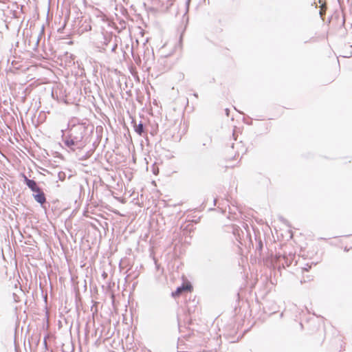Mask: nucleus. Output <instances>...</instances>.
<instances>
[{
	"label": "nucleus",
	"instance_id": "obj_1",
	"mask_svg": "<svg viewBox=\"0 0 352 352\" xmlns=\"http://www.w3.org/2000/svg\"><path fill=\"white\" fill-rule=\"evenodd\" d=\"M87 129L85 124L78 123L69 126L65 132L62 131V141L69 151L82 150L87 145Z\"/></svg>",
	"mask_w": 352,
	"mask_h": 352
},
{
	"label": "nucleus",
	"instance_id": "obj_2",
	"mask_svg": "<svg viewBox=\"0 0 352 352\" xmlns=\"http://www.w3.org/2000/svg\"><path fill=\"white\" fill-rule=\"evenodd\" d=\"M131 124H133L134 131L137 134L140 136H143L146 134L144 124L140 121L139 124H136L134 120H132Z\"/></svg>",
	"mask_w": 352,
	"mask_h": 352
},
{
	"label": "nucleus",
	"instance_id": "obj_3",
	"mask_svg": "<svg viewBox=\"0 0 352 352\" xmlns=\"http://www.w3.org/2000/svg\"><path fill=\"white\" fill-rule=\"evenodd\" d=\"M34 192L35 194H33V197L38 203L43 205L46 202L45 193L40 188L38 191H34Z\"/></svg>",
	"mask_w": 352,
	"mask_h": 352
},
{
	"label": "nucleus",
	"instance_id": "obj_4",
	"mask_svg": "<svg viewBox=\"0 0 352 352\" xmlns=\"http://www.w3.org/2000/svg\"><path fill=\"white\" fill-rule=\"evenodd\" d=\"M24 296V292L21 288L16 287V292H13L12 298L15 302L21 301V296Z\"/></svg>",
	"mask_w": 352,
	"mask_h": 352
},
{
	"label": "nucleus",
	"instance_id": "obj_5",
	"mask_svg": "<svg viewBox=\"0 0 352 352\" xmlns=\"http://www.w3.org/2000/svg\"><path fill=\"white\" fill-rule=\"evenodd\" d=\"M40 36H41V34H32L30 36V39H29V43L32 42L34 43V45L32 47V50H36L37 47L38 46L39 41H40Z\"/></svg>",
	"mask_w": 352,
	"mask_h": 352
},
{
	"label": "nucleus",
	"instance_id": "obj_6",
	"mask_svg": "<svg viewBox=\"0 0 352 352\" xmlns=\"http://www.w3.org/2000/svg\"><path fill=\"white\" fill-rule=\"evenodd\" d=\"M27 186L32 192L39 190V187L38 186L37 183L33 179H32Z\"/></svg>",
	"mask_w": 352,
	"mask_h": 352
},
{
	"label": "nucleus",
	"instance_id": "obj_7",
	"mask_svg": "<svg viewBox=\"0 0 352 352\" xmlns=\"http://www.w3.org/2000/svg\"><path fill=\"white\" fill-rule=\"evenodd\" d=\"M282 260H283V261H284V262L281 263L283 267H285V265H286L287 267H289L292 263L291 261L288 260V258H285V256L283 257Z\"/></svg>",
	"mask_w": 352,
	"mask_h": 352
},
{
	"label": "nucleus",
	"instance_id": "obj_8",
	"mask_svg": "<svg viewBox=\"0 0 352 352\" xmlns=\"http://www.w3.org/2000/svg\"><path fill=\"white\" fill-rule=\"evenodd\" d=\"M58 179L60 180V181H64L66 178V174L65 173L63 172V171H60L58 173Z\"/></svg>",
	"mask_w": 352,
	"mask_h": 352
},
{
	"label": "nucleus",
	"instance_id": "obj_9",
	"mask_svg": "<svg viewBox=\"0 0 352 352\" xmlns=\"http://www.w3.org/2000/svg\"><path fill=\"white\" fill-rule=\"evenodd\" d=\"M184 290V287H178L175 292H173V296H175L179 295Z\"/></svg>",
	"mask_w": 352,
	"mask_h": 352
},
{
	"label": "nucleus",
	"instance_id": "obj_10",
	"mask_svg": "<svg viewBox=\"0 0 352 352\" xmlns=\"http://www.w3.org/2000/svg\"><path fill=\"white\" fill-rule=\"evenodd\" d=\"M21 177L23 178V182L26 185L28 184H29L32 180V179L28 178V177L23 173L21 174Z\"/></svg>",
	"mask_w": 352,
	"mask_h": 352
},
{
	"label": "nucleus",
	"instance_id": "obj_11",
	"mask_svg": "<svg viewBox=\"0 0 352 352\" xmlns=\"http://www.w3.org/2000/svg\"><path fill=\"white\" fill-rule=\"evenodd\" d=\"M104 44H105V45H107V46H108V45H109V43H111V38L108 39L107 38L104 37Z\"/></svg>",
	"mask_w": 352,
	"mask_h": 352
},
{
	"label": "nucleus",
	"instance_id": "obj_12",
	"mask_svg": "<svg viewBox=\"0 0 352 352\" xmlns=\"http://www.w3.org/2000/svg\"><path fill=\"white\" fill-rule=\"evenodd\" d=\"M262 248H263V243H262V241H260L258 242V248H257V250H260V251H261V250H262Z\"/></svg>",
	"mask_w": 352,
	"mask_h": 352
},
{
	"label": "nucleus",
	"instance_id": "obj_13",
	"mask_svg": "<svg viewBox=\"0 0 352 352\" xmlns=\"http://www.w3.org/2000/svg\"><path fill=\"white\" fill-rule=\"evenodd\" d=\"M239 232H240V230L238 228H234L233 230L234 235L238 234L239 236L240 235Z\"/></svg>",
	"mask_w": 352,
	"mask_h": 352
},
{
	"label": "nucleus",
	"instance_id": "obj_14",
	"mask_svg": "<svg viewBox=\"0 0 352 352\" xmlns=\"http://www.w3.org/2000/svg\"><path fill=\"white\" fill-rule=\"evenodd\" d=\"M190 1H191V0H187V1H186V12L188 11V8H189V6H190Z\"/></svg>",
	"mask_w": 352,
	"mask_h": 352
},
{
	"label": "nucleus",
	"instance_id": "obj_15",
	"mask_svg": "<svg viewBox=\"0 0 352 352\" xmlns=\"http://www.w3.org/2000/svg\"><path fill=\"white\" fill-rule=\"evenodd\" d=\"M116 47H117V45L116 43H113V45L111 47V52H115Z\"/></svg>",
	"mask_w": 352,
	"mask_h": 352
},
{
	"label": "nucleus",
	"instance_id": "obj_16",
	"mask_svg": "<svg viewBox=\"0 0 352 352\" xmlns=\"http://www.w3.org/2000/svg\"><path fill=\"white\" fill-rule=\"evenodd\" d=\"M309 268H311V266L307 264L306 267H303V270L308 271Z\"/></svg>",
	"mask_w": 352,
	"mask_h": 352
},
{
	"label": "nucleus",
	"instance_id": "obj_17",
	"mask_svg": "<svg viewBox=\"0 0 352 352\" xmlns=\"http://www.w3.org/2000/svg\"><path fill=\"white\" fill-rule=\"evenodd\" d=\"M225 111H226V116H229V112H230L229 109H226Z\"/></svg>",
	"mask_w": 352,
	"mask_h": 352
},
{
	"label": "nucleus",
	"instance_id": "obj_18",
	"mask_svg": "<svg viewBox=\"0 0 352 352\" xmlns=\"http://www.w3.org/2000/svg\"><path fill=\"white\" fill-rule=\"evenodd\" d=\"M194 96L196 97V98H198L197 94H194Z\"/></svg>",
	"mask_w": 352,
	"mask_h": 352
}]
</instances>
